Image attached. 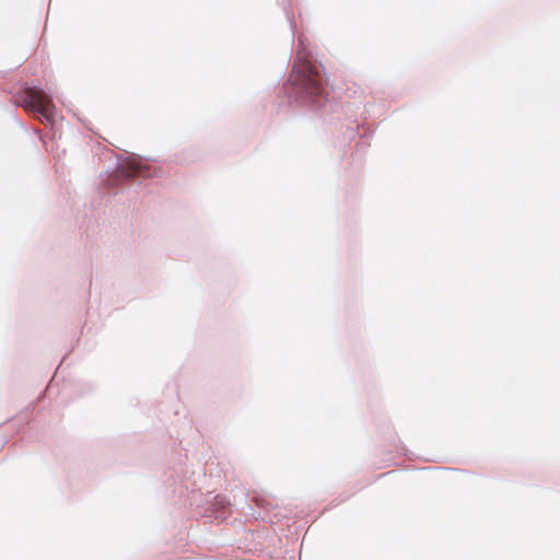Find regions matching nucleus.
Segmentation results:
<instances>
[{
  "label": "nucleus",
  "mask_w": 560,
  "mask_h": 560,
  "mask_svg": "<svg viewBox=\"0 0 560 560\" xmlns=\"http://www.w3.org/2000/svg\"><path fill=\"white\" fill-rule=\"evenodd\" d=\"M24 107L33 115H35L40 121L47 124L50 129L51 138L57 137V113L55 109H47L45 105L34 95H30L24 100Z\"/></svg>",
  "instance_id": "3"
},
{
  "label": "nucleus",
  "mask_w": 560,
  "mask_h": 560,
  "mask_svg": "<svg viewBox=\"0 0 560 560\" xmlns=\"http://www.w3.org/2000/svg\"><path fill=\"white\" fill-rule=\"evenodd\" d=\"M230 500L223 494H217L208 502L206 516L218 521H225L230 515Z\"/></svg>",
  "instance_id": "4"
},
{
  "label": "nucleus",
  "mask_w": 560,
  "mask_h": 560,
  "mask_svg": "<svg viewBox=\"0 0 560 560\" xmlns=\"http://www.w3.org/2000/svg\"><path fill=\"white\" fill-rule=\"evenodd\" d=\"M399 445H401V450H405V445H402V442H399Z\"/></svg>",
  "instance_id": "15"
},
{
  "label": "nucleus",
  "mask_w": 560,
  "mask_h": 560,
  "mask_svg": "<svg viewBox=\"0 0 560 560\" xmlns=\"http://www.w3.org/2000/svg\"><path fill=\"white\" fill-rule=\"evenodd\" d=\"M2 424H3V423L1 422V423H0V428L2 427Z\"/></svg>",
  "instance_id": "20"
},
{
  "label": "nucleus",
  "mask_w": 560,
  "mask_h": 560,
  "mask_svg": "<svg viewBox=\"0 0 560 560\" xmlns=\"http://www.w3.org/2000/svg\"><path fill=\"white\" fill-rule=\"evenodd\" d=\"M159 162L136 153L127 152L115 155L114 167H107L100 173L102 185L106 186L109 196L125 191V187H140L145 178L163 177L164 171L160 166H151L149 162Z\"/></svg>",
  "instance_id": "2"
},
{
  "label": "nucleus",
  "mask_w": 560,
  "mask_h": 560,
  "mask_svg": "<svg viewBox=\"0 0 560 560\" xmlns=\"http://www.w3.org/2000/svg\"><path fill=\"white\" fill-rule=\"evenodd\" d=\"M374 131L372 129H364L362 133L359 132L357 139L354 140V145L350 147L351 155H357V159H360L366 150L370 148V139L372 138Z\"/></svg>",
  "instance_id": "6"
},
{
  "label": "nucleus",
  "mask_w": 560,
  "mask_h": 560,
  "mask_svg": "<svg viewBox=\"0 0 560 560\" xmlns=\"http://www.w3.org/2000/svg\"><path fill=\"white\" fill-rule=\"evenodd\" d=\"M42 399H45V395L43 393L39 394V396H38V400H42Z\"/></svg>",
  "instance_id": "13"
},
{
  "label": "nucleus",
  "mask_w": 560,
  "mask_h": 560,
  "mask_svg": "<svg viewBox=\"0 0 560 560\" xmlns=\"http://www.w3.org/2000/svg\"><path fill=\"white\" fill-rule=\"evenodd\" d=\"M12 418H8V420H4L3 423H8V421H11Z\"/></svg>",
  "instance_id": "18"
},
{
  "label": "nucleus",
  "mask_w": 560,
  "mask_h": 560,
  "mask_svg": "<svg viewBox=\"0 0 560 560\" xmlns=\"http://www.w3.org/2000/svg\"><path fill=\"white\" fill-rule=\"evenodd\" d=\"M392 444H395L396 440H397V436L396 434H392L389 435L388 438H386Z\"/></svg>",
  "instance_id": "10"
},
{
  "label": "nucleus",
  "mask_w": 560,
  "mask_h": 560,
  "mask_svg": "<svg viewBox=\"0 0 560 560\" xmlns=\"http://www.w3.org/2000/svg\"><path fill=\"white\" fill-rule=\"evenodd\" d=\"M182 470V468H174L173 471L165 476L163 485L166 491L173 494L178 493L179 495L184 493V487L182 485L183 478L180 476Z\"/></svg>",
  "instance_id": "5"
},
{
  "label": "nucleus",
  "mask_w": 560,
  "mask_h": 560,
  "mask_svg": "<svg viewBox=\"0 0 560 560\" xmlns=\"http://www.w3.org/2000/svg\"><path fill=\"white\" fill-rule=\"evenodd\" d=\"M448 470L450 468H446V467H439V466H435V467H423L421 468V470Z\"/></svg>",
  "instance_id": "9"
},
{
  "label": "nucleus",
  "mask_w": 560,
  "mask_h": 560,
  "mask_svg": "<svg viewBox=\"0 0 560 560\" xmlns=\"http://www.w3.org/2000/svg\"><path fill=\"white\" fill-rule=\"evenodd\" d=\"M18 122L21 125V127L24 128V124L23 122H21L20 120H18Z\"/></svg>",
  "instance_id": "17"
},
{
  "label": "nucleus",
  "mask_w": 560,
  "mask_h": 560,
  "mask_svg": "<svg viewBox=\"0 0 560 560\" xmlns=\"http://www.w3.org/2000/svg\"><path fill=\"white\" fill-rule=\"evenodd\" d=\"M277 2L281 7V9L287 18V21L289 23L290 31H291L292 44H294L296 23H295L294 15L292 12L291 0H277Z\"/></svg>",
  "instance_id": "7"
},
{
  "label": "nucleus",
  "mask_w": 560,
  "mask_h": 560,
  "mask_svg": "<svg viewBox=\"0 0 560 560\" xmlns=\"http://www.w3.org/2000/svg\"><path fill=\"white\" fill-rule=\"evenodd\" d=\"M399 445H401V450H405V445H402V442H399Z\"/></svg>",
  "instance_id": "16"
},
{
  "label": "nucleus",
  "mask_w": 560,
  "mask_h": 560,
  "mask_svg": "<svg viewBox=\"0 0 560 560\" xmlns=\"http://www.w3.org/2000/svg\"><path fill=\"white\" fill-rule=\"evenodd\" d=\"M327 86L328 77L325 67L322 62L308 58L302 40L299 39L291 71L283 83L284 94L278 95L275 104L278 112L288 106L312 114V119L320 120L326 132L332 136L338 132L335 147L340 150L350 149L364 125L358 120L347 124L341 121V113L346 108L341 103L328 98Z\"/></svg>",
  "instance_id": "1"
},
{
  "label": "nucleus",
  "mask_w": 560,
  "mask_h": 560,
  "mask_svg": "<svg viewBox=\"0 0 560 560\" xmlns=\"http://www.w3.org/2000/svg\"><path fill=\"white\" fill-rule=\"evenodd\" d=\"M32 130L40 140H43V137H42L40 131L38 129L33 128Z\"/></svg>",
  "instance_id": "11"
},
{
  "label": "nucleus",
  "mask_w": 560,
  "mask_h": 560,
  "mask_svg": "<svg viewBox=\"0 0 560 560\" xmlns=\"http://www.w3.org/2000/svg\"><path fill=\"white\" fill-rule=\"evenodd\" d=\"M12 418H8V420H4L3 423H8V421H11Z\"/></svg>",
  "instance_id": "19"
},
{
  "label": "nucleus",
  "mask_w": 560,
  "mask_h": 560,
  "mask_svg": "<svg viewBox=\"0 0 560 560\" xmlns=\"http://www.w3.org/2000/svg\"><path fill=\"white\" fill-rule=\"evenodd\" d=\"M37 401L36 402H33L31 404V406L28 408H32L33 410H35L37 408Z\"/></svg>",
  "instance_id": "12"
},
{
  "label": "nucleus",
  "mask_w": 560,
  "mask_h": 560,
  "mask_svg": "<svg viewBox=\"0 0 560 560\" xmlns=\"http://www.w3.org/2000/svg\"><path fill=\"white\" fill-rule=\"evenodd\" d=\"M22 89L24 90H30V89H38V90H42V88L37 84L34 83V81H26L24 82L22 85H21Z\"/></svg>",
  "instance_id": "8"
},
{
  "label": "nucleus",
  "mask_w": 560,
  "mask_h": 560,
  "mask_svg": "<svg viewBox=\"0 0 560 560\" xmlns=\"http://www.w3.org/2000/svg\"><path fill=\"white\" fill-rule=\"evenodd\" d=\"M393 471H387L386 474H384V476H387V475H390ZM380 477H383V475H381Z\"/></svg>",
  "instance_id": "14"
}]
</instances>
